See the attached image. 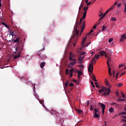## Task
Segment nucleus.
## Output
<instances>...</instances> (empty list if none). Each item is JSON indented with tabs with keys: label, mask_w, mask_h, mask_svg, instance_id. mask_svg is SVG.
<instances>
[{
	"label": "nucleus",
	"mask_w": 126,
	"mask_h": 126,
	"mask_svg": "<svg viewBox=\"0 0 126 126\" xmlns=\"http://www.w3.org/2000/svg\"><path fill=\"white\" fill-rule=\"evenodd\" d=\"M123 117L124 119H125V120H126V116H123Z\"/></svg>",
	"instance_id": "774afa93"
},
{
	"label": "nucleus",
	"mask_w": 126,
	"mask_h": 126,
	"mask_svg": "<svg viewBox=\"0 0 126 126\" xmlns=\"http://www.w3.org/2000/svg\"><path fill=\"white\" fill-rule=\"evenodd\" d=\"M109 69H108V72H109V74L110 76H112V75H113V74H112V73H111V67H108Z\"/></svg>",
	"instance_id": "b1692460"
},
{
	"label": "nucleus",
	"mask_w": 126,
	"mask_h": 126,
	"mask_svg": "<svg viewBox=\"0 0 126 126\" xmlns=\"http://www.w3.org/2000/svg\"><path fill=\"white\" fill-rule=\"evenodd\" d=\"M88 8H89V6L84 7V12L82 16V19H85V18H86V13H87V10H88Z\"/></svg>",
	"instance_id": "39448f33"
},
{
	"label": "nucleus",
	"mask_w": 126,
	"mask_h": 126,
	"mask_svg": "<svg viewBox=\"0 0 126 126\" xmlns=\"http://www.w3.org/2000/svg\"><path fill=\"white\" fill-rule=\"evenodd\" d=\"M99 53H100L101 57H103V56H105V55H106V54H107V53H106V52L103 51H100L99 52Z\"/></svg>",
	"instance_id": "4468645a"
},
{
	"label": "nucleus",
	"mask_w": 126,
	"mask_h": 126,
	"mask_svg": "<svg viewBox=\"0 0 126 126\" xmlns=\"http://www.w3.org/2000/svg\"><path fill=\"white\" fill-rule=\"evenodd\" d=\"M117 101H119V102H125L126 101V99H121V98H118Z\"/></svg>",
	"instance_id": "412c9836"
},
{
	"label": "nucleus",
	"mask_w": 126,
	"mask_h": 126,
	"mask_svg": "<svg viewBox=\"0 0 126 126\" xmlns=\"http://www.w3.org/2000/svg\"><path fill=\"white\" fill-rule=\"evenodd\" d=\"M32 87L33 88V91H35V90H36V89H35V84L32 85Z\"/></svg>",
	"instance_id": "6e6d98bb"
},
{
	"label": "nucleus",
	"mask_w": 126,
	"mask_h": 126,
	"mask_svg": "<svg viewBox=\"0 0 126 126\" xmlns=\"http://www.w3.org/2000/svg\"><path fill=\"white\" fill-rule=\"evenodd\" d=\"M2 24L4 25V26L6 27V28H9V26L8 25H6V24L4 23H2Z\"/></svg>",
	"instance_id": "c85d7f7f"
},
{
	"label": "nucleus",
	"mask_w": 126,
	"mask_h": 126,
	"mask_svg": "<svg viewBox=\"0 0 126 126\" xmlns=\"http://www.w3.org/2000/svg\"><path fill=\"white\" fill-rule=\"evenodd\" d=\"M98 92L99 93H103V92H104L103 93V96H107L109 95L110 93H111V89L104 87H102L101 89L98 90Z\"/></svg>",
	"instance_id": "f257e3e1"
},
{
	"label": "nucleus",
	"mask_w": 126,
	"mask_h": 126,
	"mask_svg": "<svg viewBox=\"0 0 126 126\" xmlns=\"http://www.w3.org/2000/svg\"><path fill=\"white\" fill-rule=\"evenodd\" d=\"M112 73L113 74V76H115V71H113Z\"/></svg>",
	"instance_id": "338daca9"
},
{
	"label": "nucleus",
	"mask_w": 126,
	"mask_h": 126,
	"mask_svg": "<svg viewBox=\"0 0 126 126\" xmlns=\"http://www.w3.org/2000/svg\"><path fill=\"white\" fill-rule=\"evenodd\" d=\"M76 71L77 72H78V75H82V72H81V71H79L78 70H76Z\"/></svg>",
	"instance_id": "393cba45"
},
{
	"label": "nucleus",
	"mask_w": 126,
	"mask_h": 126,
	"mask_svg": "<svg viewBox=\"0 0 126 126\" xmlns=\"http://www.w3.org/2000/svg\"><path fill=\"white\" fill-rule=\"evenodd\" d=\"M111 21H116V20H117V19H116V18L112 17L111 18Z\"/></svg>",
	"instance_id": "2f4dec72"
},
{
	"label": "nucleus",
	"mask_w": 126,
	"mask_h": 126,
	"mask_svg": "<svg viewBox=\"0 0 126 126\" xmlns=\"http://www.w3.org/2000/svg\"><path fill=\"white\" fill-rule=\"evenodd\" d=\"M91 83L93 87H94V88H95V85H94V83L93 82V81H91Z\"/></svg>",
	"instance_id": "58836bf2"
},
{
	"label": "nucleus",
	"mask_w": 126,
	"mask_h": 126,
	"mask_svg": "<svg viewBox=\"0 0 126 126\" xmlns=\"http://www.w3.org/2000/svg\"><path fill=\"white\" fill-rule=\"evenodd\" d=\"M68 71H69L68 69H66L65 73H66V75H68V74H69V72Z\"/></svg>",
	"instance_id": "72a5a7b5"
},
{
	"label": "nucleus",
	"mask_w": 126,
	"mask_h": 126,
	"mask_svg": "<svg viewBox=\"0 0 126 126\" xmlns=\"http://www.w3.org/2000/svg\"><path fill=\"white\" fill-rule=\"evenodd\" d=\"M78 20H76V23L74 26V27L75 28V32L76 33V35H78L79 34V31H77V26H78Z\"/></svg>",
	"instance_id": "0eeeda50"
},
{
	"label": "nucleus",
	"mask_w": 126,
	"mask_h": 126,
	"mask_svg": "<svg viewBox=\"0 0 126 126\" xmlns=\"http://www.w3.org/2000/svg\"><path fill=\"white\" fill-rule=\"evenodd\" d=\"M77 113H78V114H79V115H81V114H83V111H82V110H81L78 109V110H77Z\"/></svg>",
	"instance_id": "5701e85b"
},
{
	"label": "nucleus",
	"mask_w": 126,
	"mask_h": 126,
	"mask_svg": "<svg viewBox=\"0 0 126 126\" xmlns=\"http://www.w3.org/2000/svg\"><path fill=\"white\" fill-rule=\"evenodd\" d=\"M107 64L108 67H110V64L109 63V62L108 61H107Z\"/></svg>",
	"instance_id": "bf43d9fd"
},
{
	"label": "nucleus",
	"mask_w": 126,
	"mask_h": 126,
	"mask_svg": "<svg viewBox=\"0 0 126 126\" xmlns=\"http://www.w3.org/2000/svg\"><path fill=\"white\" fill-rule=\"evenodd\" d=\"M106 27H105L104 26H103L102 27V31H104V30H105V29H106Z\"/></svg>",
	"instance_id": "de8ad7c7"
},
{
	"label": "nucleus",
	"mask_w": 126,
	"mask_h": 126,
	"mask_svg": "<svg viewBox=\"0 0 126 126\" xmlns=\"http://www.w3.org/2000/svg\"><path fill=\"white\" fill-rule=\"evenodd\" d=\"M122 115H126V112H122Z\"/></svg>",
	"instance_id": "69168bd1"
},
{
	"label": "nucleus",
	"mask_w": 126,
	"mask_h": 126,
	"mask_svg": "<svg viewBox=\"0 0 126 126\" xmlns=\"http://www.w3.org/2000/svg\"><path fill=\"white\" fill-rule=\"evenodd\" d=\"M73 81H74V82H75V83H76V82H77V81L75 79H73Z\"/></svg>",
	"instance_id": "0e129e2a"
},
{
	"label": "nucleus",
	"mask_w": 126,
	"mask_h": 126,
	"mask_svg": "<svg viewBox=\"0 0 126 126\" xmlns=\"http://www.w3.org/2000/svg\"><path fill=\"white\" fill-rule=\"evenodd\" d=\"M73 71H74V68L70 69L69 73H70V77H72L73 75Z\"/></svg>",
	"instance_id": "9b49d317"
},
{
	"label": "nucleus",
	"mask_w": 126,
	"mask_h": 126,
	"mask_svg": "<svg viewBox=\"0 0 126 126\" xmlns=\"http://www.w3.org/2000/svg\"><path fill=\"white\" fill-rule=\"evenodd\" d=\"M100 115H99L98 114H94V117L95 119H98V118H99Z\"/></svg>",
	"instance_id": "6ab92c4d"
},
{
	"label": "nucleus",
	"mask_w": 126,
	"mask_h": 126,
	"mask_svg": "<svg viewBox=\"0 0 126 126\" xmlns=\"http://www.w3.org/2000/svg\"><path fill=\"white\" fill-rule=\"evenodd\" d=\"M20 39V37H17L15 39V40L14 41V43H18V42H19V40Z\"/></svg>",
	"instance_id": "4be33fe9"
},
{
	"label": "nucleus",
	"mask_w": 126,
	"mask_h": 126,
	"mask_svg": "<svg viewBox=\"0 0 126 126\" xmlns=\"http://www.w3.org/2000/svg\"><path fill=\"white\" fill-rule=\"evenodd\" d=\"M107 14L106 13H105L103 15V13H101V15H99V16H101V18H104V17H105V15H106Z\"/></svg>",
	"instance_id": "473e14b6"
},
{
	"label": "nucleus",
	"mask_w": 126,
	"mask_h": 126,
	"mask_svg": "<svg viewBox=\"0 0 126 126\" xmlns=\"http://www.w3.org/2000/svg\"><path fill=\"white\" fill-rule=\"evenodd\" d=\"M114 109L113 107H111L109 109V112L110 113V114H113L114 113Z\"/></svg>",
	"instance_id": "2eb2a0df"
},
{
	"label": "nucleus",
	"mask_w": 126,
	"mask_h": 126,
	"mask_svg": "<svg viewBox=\"0 0 126 126\" xmlns=\"http://www.w3.org/2000/svg\"><path fill=\"white\" fill-rule=\"evenodd\" d=\"M82 7H83V4H82L80 5V7L79 8V10H80L81 8H82Z\"/></svg>",
	"instance_id": "a19ab883"
},
{
	"label": "nucleus",
	"mask_w": 126,
	"mask_h": 126,
	"mask_svg": "<svg viewBox=\"0 0 126 126\" xmlns=\"http://www.w3.org/2000/svg\"><path fill=\"white\" fill-rule=\"evenodd\" d=\"M121 3H119L118 5H117V7H120V6H121Z\"/></svg>",
	"instance_id": "680f3d73"
},
{
	"label": "nucleus",
	"mask_w": 126,
	"mask_h": 126,
	"mask_svg": "<svg viewBox=\"0 0 126 126\" xmlns=\"http://www.w3.org/2000/svg\"><path fill=\"white\" fill-rule=\"evenodd\" d=\"M107 62H109L110 63H111V58H110V57H108Z\"/></svg>",
	"instance_id": "c03bdc74"
},
{
	"label": "nucleus",
	"mask_w": 126,
	"mask_h": 126,
	"mask_svg": "<svg viewBox=\"0 0 126 126\" xmlns=\"http://www.w3.org/2000/svg\"><path fill=\"white\" fill-rule=\"evenodd\" d=\"M10 35H11L12 36V37H13V35H14V32H11Z\"/></svg>",
	"instance_id": "603ef678"
},
{
	"label": "nucleus",
	"mask_w": 126,
	"mask_h": 126,
	"mask_svg": "<svg viewBox=\"0 0 126 126\" xmlns=\"http://www.w3.org/2000/svg\"><path fill=\"white\" fill-rule=\"evenodd\" d=\"M121 95L123 98H126V95L124 94V93H123V91H121Z\"/></svg>",
	"instance_id": "f704fd0d"
},
{
	"label": "nucleus",
	"mask_w": 126,
	"mask_h": 126,
	"mask_svg": "<svg viewBox=\"0 0 126 126\" xmlns=\"http://www.w3.org/2000/svg\"><path fill=\"white\" fill-rule=\"evenodd\" d=\"M122 121L123 123H126V119H123Z\"/></svg>",
	"instance_id": "052dcab7"
},
{
	"label": "nucleus",
	"mask_w": 126,
	"mask_h": 126,
	"mask_svg": "<svg viewBox=\"0 0 126 126\" xmlns=\"http://www.w3.org/2000/svg\"><path fill=\"white\" fill-rule=\"evenodd\" d=\"M94 114H99L100 112L99 111V109L97 108H95L94 110Z\"/></svg>",
	"instance_id": "f3484780"
},
{
	"label": "nucleus",
	"mask_w": 126,
	"mask_h": 126,
	"mask_svg": "<svg viewBox=\"0 0 126 126\" xmlns=\"http://www.w3.org/2000/svg\"><path fill=\"white\" fill-rule=\"evenodd\" d=\"M116 96H117V97H119V92H116Z\"/></svg>",
	"instance_id": "5fc2aeb1"
},
{
	"label": "nucleus",
	"mask_w": 126,
	"mask_h": 126,
	"mask_svg": "<svg viewBox=\"0 0 126 126\" xmlns=\"http://www.w3.org/2000/svg\"><path fill=\"white\" fill-rule=\"evenodd\" d=\"M90 4H91V2H89V3H87V5L88 6Z\"/></svg>",
	"instance_id": "e2e57ef3"
},
{
	"label": "nucleus",
	"mask_w": 126,
	"mask_h": 126,
	"mask_svg": "<svg viewBox=\"0 0 126 126\" xmlns=\"http://www.w3.org/2000/svg\"><path fill=\"white\" fill-rule=\"evenodd\" d=\"M65 87H67V85H68V80H67L64 84Z\"/></svg>",
	"instance_id": "c9c22d12"
},
{
	"label": "nucleus",
	"mask_w": 126,
	"mask_h": 126,
	"mask_svg": "<svg viewBox=\"0 0 126 126\" xmlns=\"http://www.w3.org/2000/svg\"><path fill=\"white\" fill-rule=\"evenodd\" d=\"M39 57H40L41 58V59H42V60H44L45 59L47 58V56H46L45 55H40L38 54Z\"/></svg>",
	"instance_id": "ddd939ff"
},
{
	"label": "nucleus",
	"mask_w": 126,
	"mask_h": 126,
	"mask_svg": "<svg viewBox=\"0 0 126 126\" xmlns=\"http://www.w3.org/2000/svg\"><path fill=\"white\" fill-rule=\"evenodd\" d=\"M90 110L91 111L94 110L93 106H92V105H91V106H90Z\"/></svg>",
	"instance_id": "4d7b16f0"
},
{
	"label": "nucleus",
	"mask_w": 126,
	"mask_h": 126,
	"mask_svg": "<svg viewBox=\"0 0 126 126\" xmlns=\"http://www.w3.org/2000/svg\"><path fill=\"white\" fill-rule=\"evenodd\" d=\"M85 54H86V52H82L80 54V56H84V55H85Z\"/></svg>",
	"instance_id": "e433bc0d"
},
{
	"label": "nucleus",
	"mask_w": 126,
	"mask_h": 126,
	"mask_svg": "<svg viewBox=\"0 0 126 126\" xmlns=\"http://www.w3.org/2000/svg\"><path fill=\"white\" fill-rule=\"evenodd\" d=\"M90 44H91V42H89V43L85 44L84 47H88V45H90Z\"/></svg>",
	"instance_id": "8fccbe9b"
},
{
	"label": "nucleus",
	"mask_w": 126,
	"mask_h": 126,
	"mask_svg": "<svg viewBox=\"0 0 126 126\" xmlns=\"http://www.w3.org/2000/svg\"><path fill=\"white\" fill-rule=\"evenodd\" d=\"M83 19H82V18L81 19H80V22H78L79 26V25H81V22H82V20H83Z\"/></svg>",
	"instance_id": "4c0bfd02"
},
{
	"label": "nucleus",
	"mask_w": 126,
	"mask_h": 126,
	"mask_svg": "<svg viewBox=\"0 0 126 126\" xmlns=\"http://www.w3.org/2000/svg\"><path fill=\"white\" fill-rule=\"evenodd\" d=\"M109 11H111V9H109V10H108L107 11H106V12H105V13L107 14L108 13V12H109Z\"/></svg>",
	"instance_id": "13d9d810"
},
{
	"label": "nucleus",
	"mask_w": 126,
	"mask_h": 126,
	"mask_svg": "<svg viewBox=\"0 0 126 126\" xmlns=\"http://www.w3.org/2000/svg\"><path fill=\"white\" fill-rule=\"evenodd\" d=\"M75 63H76V61H73V62L70 63L68 66L70 67V68H72V66H73Z\"/></svg>",
	"instance_id": "1a4fd4ad"
},
{
	"label": "nucleus",
	"mask_w": 126,
	"mask_h": 126,
	"mask_svg": "<svg viewBox=\"0 0 126 126\" xmlns=\"http://www.w3.org/2000/svg\"><path fill=\"white\" fill-rule=\"evenodd\" d=\"M78 60L79 62H83V60H84V56H79Z\"/></svg>",
	"instance_id": "f8f14e48"
},
{
	"label": "nucleus",
	"mask_w": 126,
	"mask_h": 126,
	"mask_svg": "<svg viewBox=\"0 0 126 126\" xmlns=\"http://www.w3.org/2000/svg\"><path fill=\"white\" fill-rule=\"evenodd\" d=\"M91 34V33L89 32V33L87 34L83 38L81 43L82 46H84V44H85V42H86V40H87V36H90Z\"/></svg>",
	"instance_id": "20e7f679"
},
{
	"label": "nucleus",
	"mask_w": 126,
	"mask_h": 126,
	"mask_svg": "<svg viewBox=\"0 0 126 126\" xmlns=\"http://www.w3.org/2000/svg\"><path fill=\"white\" fill-rule=\"evenodd\" d=\"M46 65V63L45 62H42L40 64V66L41 68H44V66Z\"/></svg>",
	"instance_id": "dca6fc26"
},
{
	"label": "nucleus",
	"mask_w": 126,
	"mask_h": 126,
	"mask_svg": "<svg viewBox=\"0 0 126 126\" xmlns=\"http://www.w3.org/2000/svg\"><path fill=\"white\" fill-rule=\"evenodd\" d=\"M79 67H81V68H84V65H79Z\"/></svg>",
	"instance_id": "a18cd8bd"
},
{
	"label": "nucleus",
	"mask_w": 126,
	"mask_h": 126,
	"mask_svg": "<svg viewBox=\"0 0 126 126\" xmlns=\"http://www.w3.org/2000/svg\"><path fill=\"white\" fill-rule=\"evenodd\" d=\"M92 79L94 81H97V80L96 79V77H95V75L93 74L92 76Z\"/></svg>",
	"instance_id": "aec40b11"
},
{
	"label": "nucleus",
	"mask_w": 126,
	"mask_h": 126,
	"mask_svg": "<svg viewBox=\"0 0 126 126\" xmlns=\"http://www.w3.org/2000/svg\"><path fill=\"white\" fill-rule=\"evenodd\" d=\"M99 105L101 107L102 115H104V113H105V109H106V105L102 103H99Z\"/></svg>",
	"instance_id": "423d86ee"
},
{
	"label": "nucleus",
	"mask_w": 126,
	"mask_h": 126,
	"mask_svg": "<svg viewBox=\"0 0 126 126\" xmlns=\"http://www.w3.org/2000/svg\"><path fill=\"white\" fill-rule=\"evenodd\" d=\"M39 103L42 105L43 107H45V105H44V100H39Z\"/></svg>",
	"instance_id": "a878e982"
},
{
	"label": "nucleus",
	"mask_w": 126,
	"mask_h": 126,
	"mask_svg": "<svg viewBox=\"0 0 126 126\" xmlns=\"http://www.w3.org/2000/svg\"><path fill=\"white\" fill-rule=\"evenodd\" d=\"M96 25H98V24H95V26L93 27V29H95V28H97Z\"/></svg>",
	"instance_id": "09e8293b"
},
{
	"label": "nucleus",
	"mask_w": 126,
	"mask_h": 126,
	"mask_svg": "<svg viewBox=\"0 0 126 126\" xmlns=\"http://www.w3.org/2000/svg\"><path fill=\"white\" fill-rule=\"evenodd\" d=\"M114 7H115V5H113L109 9H111H111H113Z\"/></svg>",
	"instance_id": "3c124183"
},
{
	"label": "nucleus",
	"mask_w": 126,
	"mask_h": 126,
	"mask_svg": "<svg viewBox=\"0 0 126 126\" xmlns=\"http://www.w3.org/2000/svg\"><path fill=\"white\" fill-rule=\"evenodd\" d=\"M33 95L34 96H35L36 98H39V96L38 95V94H36V92H35V91H34Z\"/></svg>",
	"instance_id": "bb28decb"
},
{
	"label": "nucleus",
	"mask_w": 126,
	"mask_h": 126,
	"mask_svg": "<svg viewBox=\"0 0 126 126\" xmlns=\"http://www.w3.org/2000/svg\"><path fill=\"white\" fill-rule=\"evenodd\" d=\"M105 84L107 87H108L109 88H111V85L110 84V83H109V81L107 79H105Z\"/></svg>",
	"instance_id": "9d476101"
},
{
	"label": "nucleus",
	"mask_w": 126,
	"mask_h": 126,
	"mask_svg": "<svg viewBox=\"0 0 126 126\" xmlns=\"http://www.w3.org/2000/svg\"><path fill=\"white\" fill-rule=\"evenodd\" d=\"M119 74H120V73H119V72H118V73L116 74L115 76H116V79H118V76H119Z\"/></svg>",
	"instance_id": "49530a36"
},
{
	"label": "nucleus",
	"mask_w": 126,
	"mask_h": 126,
	"mask_svg": "<svg viewBox=\"0 0 126 126\" xmlns=\"http://www.w3.org/2000/svg\"><path fill=\"white\" fill-rule=\"evenodd\" d=\"M73 83H70V84H69V86H70L71 87H72V86H73Z\"/></svg>",
	"instance_id": "864d4df0"
},
{
	"label": "nucleus",
	"mask_w": 126,
	"mask_h": 126,
	"mask_svg": "<svg viewBox=\"0 0 126 126\" xmlns=\"http://www.w3.org/2000/svg\"><path fill=\"white\" fill-rule=\"evenodd\" d=\"M95 59L98 60H99V58H100V55H97V54H96L95 56Z\"/></svg>",
	"instance_id": "c756f323"
},
{
	"label": "nucleus",
	"mask_w": 126,
	"mask_h": 126,
	"mask_svg": "<svg viewBox=\"0 0 126 126\" xmlns=\"http://www.w3.org/2000/svg\"><path fill=\"white\" fill-rule=\"evenodd\" d=\"M123 84L122 83H119L117 84V87H122L123 86Z\"/></svg>",
	"instance_id": "cd10ccee"
},
{
	"label": "nucleus",
	"mask_w": 126,
	"mask_h": 126,
	"mask_svg": "<svg viewBox=\"0 0 126 126\" xmlns=\"http://www.w3.org/2000/svg\"><path fill=\"white\" fill-rule=\"evenodd\" d=\"M113 40H114L113 38H109L108 40L109 43H111L113 41Z\"/></svg>",
	"instance_id": "ea45409f"
},
{
	"label": "nucleus",
	"mask_w": 126,
	"mask_h": 126,
	"mask_svg": "<svg viewBox=\"0 0 126 126\" xmlns=\"http://www.w3.org/2000/svg\"><path fill=\"white\" fill-rule=\"evenodd\" d=\"M20 53H19L18 55H15L14 56V60H16V59H17V58H20Z\"/></svg>",
	"instance_id": "a211bd4d"
},
{
	"label": "nucleus",
	"mask_w": 126,
	"mask_h": 126,
	"mask_svg": "<svg viewBox=\"0 0 126 126\" xmlns=\"http://www.w3.org/2000/svg\"><path fill=\"white\" fill-rule=\"evenodd\" d=\"M126 74V72H123L120 74V76H123V75H125Z\"/></svg>",
	"instance_id": "37998d69"
},
{
	"label": "nucleus",
	"mask_w": 126,
	"mask_h": 126,
	"mask_svg": "<svg viewBox=\"0 0 126 126\" xmlns=\"http://www.w3.org/2000/svg\"><path fill=\"white\" fill-rule=\"evenodd\" d=\"M112 105H113V106H115V105H116V107L117 108V107H118V106H119V104H117V103H115V102H113V103H112Z\"/></svg>",
	"instance_id": "79ce46f5"
},
{
	"label": "nucleus",
	"mask_w": 126,
	"mask_h": 126,
	"mask_svg": "<svg viewBox=\"0 0 126 126\" xmlns=\"http://www.w3.org/2000/svg\"><path fill=\"white\" fill-rule=\"evenodd\" d=\"M93 61L91 62L90 64L89 65V67L88 68V71H89L90 73H92L93 72V65H92L93 63H92ZM93 63H97V61L96 60H94Z\"/></svg>",
	"instance_id": "f03ea898"
},
{
	"label": "nucleus",
	"mask_w": 126,
	"mask_h": 126,
	"mask_svg": "<svg viewBox=\"0 0 126 126\" xmlns=\"http://www.w3.org/2000/svg\"><path fill=\"white\" fill-rule=\"evenodd\" d=\"M84 28H85V21H84L81 28V32L80 33V36H81L82 33H83V31H84Z\"/></svg>",
	"instance_id": "6e6552de"
},
{
	"label": "nucleus",
	"mask_w": 126,
	"mask_h": 126,
	"mask_svg": "<svg viewBox=\"0 0 126 126\" xmlns=\"http://www.w3.org/2000/svg\"><path fill=\"white\" fill-rule=\"evenodd\" d=\"M124 4H125V8H124V12L125 13H126V2H124Z\"/></svg>",
	"instance_id": "7c9ffc66"
},
{
	"label": "nucleus",
	"mask_w": 126,
	"mask_h": 126,
	"mask_svg": "<svg viewBox=\"0 0 126 126\" xmlns=\"http://www.w3.org/2000/svg\"><path fill=\"white\" fill-rule=\"evenodd\" d=\"M75 57V55L72 53V52L70 53L69 56V60L71 61L72 62H76V59L73 58Z\"/></svg>",
	"instance_id": "7ed1b4c3"
}]
</instances>
